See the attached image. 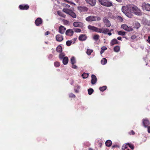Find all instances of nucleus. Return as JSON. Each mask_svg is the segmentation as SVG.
<instances>
[{"label":"nucleus","mask_w":150,"mask_h":150,"mask_svg":"<svg viewBox=\"0 0 150 150\" xmlns=\"http://www.w3.org/2000/svg\"><path fill=\"white\" fill-rule=\"evenodd\" d=\"M72 3V4H74V3Z\"/></svg>","instance_id":"e2e57ef3"},{"label":"nucleus","mask_w":150,"mask_h":150,"mask_svg":"<svg viewBox=\"0 0 150 150\" xmlns=\"http://www.w3.org/2000/svg\"><path fill=\"white\" fill-rule=\"evenodd\" d=\"M74 31L76 33H80L81 31V30L79 28H74Z\"/></svg>","instance_id":"e433bc0d"},{"label":"nucleus","mask_w":150,"mask_h":150,"mask_svg":"<svg viewBox=\"0 0 150 150\" xmlns=\"http://www.w3.org/2000/svg\"><path fill=\"white\" fill-rule=\"evenodd\" d=\"M118 43V42L116 39H113L110 42L111 46H113L117 44Z\"/></svg>","instance_id":"aec40b11"},{"label":"nucleus","mask_w":150,"mask_h":150,"mask_svg":"<svg viewBox=\"0 0 150 150\" xmlns=\"http://www.w3.org/2000/svg\"><path fill=\"white\" fill-rule=\"evenodd\" d=\"M45 43L46 44H47V42H45Z\"/></svg>","instance_id":"680f3d73"},{"label":"nucleus","mask_w":150,"mask_h":150,"mask_svg":"<svg viewBox=\"0 0 150 150\" xmlns=\"http://www.w3.org/2000/svg\"><path fill=\"white\" fill-rule=\"evenodd\" d=\"M19 7L21 10H27L29 8V6L28 4L20 5Z\"/></svg>","instance_id":"9b49d317"},{"label":"nucleus","mask_w":150,"mask_h":150,"mask_svg":"<svg viewBox=\"0 0 150 150\" xmlns=\"http://www.w3.org/2000/svg\"><path fill=\"white\" fill-rule=\"evenodd\" d=\"M88 150H94L92 148H89Z\"/></svg>","instance_id":"4d7b16f0"},{"label":"nucleus","mask_w":150,"mask_h":150,"mask_svg":"<svg viewBox=\"0 0 150 150\" xmlns=\"http://www.w3.org/2000/svg\"><path fill=\"white\" fill-rule=\"evenodd\" d=\"M107 59L105 58H103L101 61V63L103 65L107 63Z\"/></svg>","instance_id":"a878e982"},{"label":"nucleus","mask_w":150,"mask_h":150,"mask_svg":"<svg viewBox=\"0 0 150 150\" xmlns=\"http://www.w3.org/2000/svg\"><path fill=\"white\" fill-rule=\"evenodd\" d=\"M142 123L143 126L145 127H147L150 124V122L147 118L143 119L142 120Z\"/></svg>","instance_id":"1a4fd4ad"},{"label":"nucleus","mask_w":150,"mask_h":150,"mask_svg":"<svg viewBox=\"0 0 150 150\" xmlns=\"http://www.w3.org/2000/svg\"><path fill=\"white\" fill-rule=\"evenodd\" d=\"M57 41L58 42H61L63 40V37L60 35H57L56 36Z\"/></svg>","instance_id":"6ab92c4d"},{"label":"nucleus","mask_w":150,"mask_h":150,"mask_svg":"<svg viewBox=\"0 0 150 150\" xmlns=\"http://www.w3.org/2000/svg\"><path fill=\"white\" fill-rule=\"evenodd\" d=\"M50 34V32L48 31H47V32H46L45 33V35H49V34Z\"/></svg>","instance_id":"09e8293b"},{"label":"nucleus","mask_w":150,"mask_h":150,"mask_svg":"<svg viewBox=\"0 0 150 150\" xmlns=\"http://www.w3.org/2000/svg\"><path fill=\"white\" fill-rule=\"evenodd\" d=\"M75 1L77 2H78L79 1V0H75Z\"/></svg>","instance_id":"052dcab7"},{"label":"nucleus","mask_w":150,"mask_h":150,"mask_svg":"<svg viewBox=\"0 0 150 150\" xmlns=\"http://www.w3.org/2000/svg\"><path fill=\"white\" fill-rule=\"evenodd\" d=\"M87 37L85 34H81L79 37V39L80 41H84L86 40Z\"/></svg>","instance_id":"4468645a"},{"label":"nucleus","mask_w":150,"mask_h":150,"mask_svg":"<svg viewBox=\"0 0 150 150\" xmlns=\"http://www.w3.org/2000/svg\"><path fill=\"white\" fill-rule=\"evenodd\" d=\"M57 14L60 16L64 18L66 17V15L61 11H57Z\"/></svg>","instance_id":"5701e85b"},{"label":"nucleus","mask_w":150,"mask_h":150,"mask_svg":"<svg viewBox=\"0 0 150 150\" xmlns=\"http://www.w3.org/2000/svg\"><path fill=\"white\" fill-rule=\"evenodd\" d=\"M148 129V132L149 133H150V126H148L147 127Z\"/></svg>","instance_id":"3c124183"},{"label":"nucleus","mask_w":150,"mask_h":150,"mask_svg":"<svg viewBox=\"0 0 150 150\" xmlns=\"http://www.w3.org/2000/svg\"><path fill=\"white\" fill-rule=\"evenodd\" d=\"M127 150H130L129 149H127Z\"/></svg>","instance_id":"0e129e2a"},{"label":"nucleus","mask_w":150,"mask_h":150,"mask_svg":"<svg viewBox=\"0 0 150 150\" xmlns=\"http://www.w3.org/2000/svg\"><path fill=\"white\" fill-rule=\"evenodd\" d=\"M72 67L74 69H76L77 68V67L76 65L74 64H72Z\"/></svg>","instance_id":"de8ad7c7"},{"label":"nucleus","mask_w":150,"mask_h":150,"mask_svg":"<svg viewBox=\"0 0 150 150\" xmlns=\"http://www.w3.org/2000/svg\"><path fill=\"white\" fill-rule=\"evenodd\" d=\"M140 26V25L139 23L137 22L135 23L134 27L137 28L138 29Z\"/></svg>","instance_id":"473e14b6"},{"label":"nucleus","mask_w":150,"mask_h":150,"mask_svg":"<svg viewBox=\"0 0 150 150\" xmlns=\"http://www.w3.org/2000/svg\"><path fill=\"white\" fill-rule=\"evenodd\" d=\"M62 11L66 14L70 15L73 18H75L76 17V14L71 10L67 8H64L63 9Z\"/></svg>","instance_id":"7ed1b4c3"},{"label":"nucleus","mask_w":150,"mask_h":150,"mask_svg":"<svg viewBox=\"0 0 150 150\" xmlns=\"http://www.w3.org/2000/svg\"><path fill=\"white\" fill-rule=\"evenodd\" d=\"M81 76L83 79H86L88 77V73H83V74H82Z\"/></svg>","instance_id":"bb28decb"},{"label":"nucleus","mask_w":150,"mask_h":150,"mask_svg":"<svg viewBox=\"0 0 150 150\" xmlns=\"http://www.w3.org/2000/svg\"><path fill=\"white\" fill-rule=\"evenodd\" d=\"M127 145L131 149L133 150L134 149V147L133 144H130L129 143H126Z\"/></svg>","instance_id":"c85d7f7f"},{"label":"nucleus","mask_w":150,"mask_h":150,"mask_svg":"<svg viewBox=\"0 0 150 150\" xmlns=\"http://www.w3.org/2000/svg\"><path fill=\"white\" fill-rule=\"evenodd\" d=\"M88 94L89 95H91L94 91L93 89L92 88H90L88 89Z\"/></svg>","instance_id":"cd10ccee"},{"label":"nucleus","mask_w":150,"mask_h":150,"mask_svg":"<svg viewBox=\"0 0 150 150\" xmlns=\"http://www.w3.org/2000/svg\"><path fill=\"white\" fill-rule=\"evenodd\" d=\"M50 56H52V54H50Z\"/></svg>","instance_id":"69168bd1"},{"label":"nucleus","mask_w":150,"mask_h":150,"mask_svg":"<svg viewBox=\"0 0 150 150\" xmlns=\"http://www.w3.org/2000/svg\"><path fill=\"white\" fill-rule=\"evenodd\" d=\"M96 21H100V20H101V18L100 17L96 16Z\"/></svg>","instance_id":"49530a36"},{"label":"nucleus","mask_w":150,"mask_h":150,"mask_svg":"<svg viewBox=\"0 0 150 150\" xmlns=\"http://www.w3.org/2000/svg\"><path fill=\"white\" fill-rule=\"evenodd\" d=\"M86 2L89 4L91 6H94L96 3V0H85Z\"/></svg>","instance_id":"f8f14e48"},{"label":"nucleus","mask_w":150,"mask_h":150,"mask_svg":"<svg viewBox=\"0 0 150 150\" xmlns=\"http://www.w3.org/2000/svg\"><path fill=\"white\" fill-rule=\"evenodd\" d=\"M122 11L126 16L129 18H131L133 16L132 12L134 14L137 16H141L142 14L141 11L133 4H128L126 6H122Z\"/></svg>","instance_id":"f257e3e1"},{"label":"nucleus","mask_w":150,"mask_h":150,"mask_svg":"<svg viewBox=\"0 0 150 150\" xmlns=\"http://www.w3.org/2000/svg\"><path fill=\"white\" fill-rule=\"evenodd\" d=\"M135 133L133 130H132L130 132H129V134L130 135H133L135 134Z\"/></svg>","instance_id":"37998d69"},{"label":"nucleus","mask_w":150,"mask_h":150,"mask_svg":"<svg viewBox=\"0 0 150 150\" xmlns=\"http://www.w3.org/2000/svg\"><path fill=\"white\" fill-rule=\"evenodd\" d=\"M54 65L56 67H58L60 65V63L58 62H54Z\"/></svg>","instance_id":"c9c22d12"},{"label":"nucleus","mask_w":150,"mask_h":150,"mask_svg":"<svg viewBox=\"0 0 150 150\" xmlns=\"http://www.w3.org/2000/svg\"><path fill=\"white\" fill-rule=\"evenodd\" d=\"M66 29V28L64 27L63 26H61L59 28V32L60 33L63 34Z\"/></svg>","instance_id":"f3484780"},{"label":"nucleus","mask_w":150,"mask_h":150,"mask_svg":"<svg viewBox=\"0 0 150 150\" xmlns=\"http://www.w3.org/2000/svg\"><path fill=\"white\" fill-rule=\"evenodd\" d=\"M101 50L104 51L107 49V47L105 46H103L101 47Z\"/></svg>","instance_id":"a18cd8bd"},{"label":"nucleus","mask_w":150,"mask_h":150,"mask_svg":"<svg viewBox=\"0 0 150 150\" xmlns=\"http://www.w3.org/2000/svg\"><path fill=\"white\" fill-rule=\"evenodd\" d=\"M99 38H100L99 35H95L94 36V37H93V39L95 40H97L99 39Z\"/></svg>","instance_id":"f704fd0d"},{"label":"nucleus","mask_w":150,"mask_h":150,"mask_svg":"<svg viewBox=\"0 0 150 150\" xmlns=\"http://www.w3.org/2000/svg\"><path fill=\"white\" fill-rule=\"evenodd\" d=\"M121 27L124 30L127 31H131L133 30V29L132 27H128L125 24L122 25Z\"/></svg>","instance_id":"6e6552de"},{"label":"nucleus","mask_w":150,"mask_h":150,"mask_svg":"<svg viewBox=\"0 0 150 150\" xmlns=\"http://www.w3.org/2000/svg\"><path fill=\"white\" fill-rule=\"evenodd\" d=\"M99 3L102 5L105 6L110 7L113 6L112 3L108 0H98Z\"/></svg>","instance_id":"20e7f679"},{"label":"nucleus","mask_w":150,"mask_h":150,"mask_svg":"<svg viewBox=\"0 0 150 150\" xmlns=\"http://www.w3.org/2000/svg\"><path fill=\"white\" fill-rule=\"evenodd\" d=\"M99 146H100V147H101V146L102 145V143L100 142L99 143Z\"/></svg>","instance_id":"6e6d98bb"},{"label":"nucleus","mask_w":150,"mask_h":150,"mask_svg":"<svg viewBox=\"0 0 150 150\" xmlns=\"http://www.w3.org/2000/svg\"><path fill=\"white\" fill-rule=\"evenodd\" d=\"M147 41L150 44V36H149L148 37V38L147 39Z\"/></svg>","instance_id":"8fccbe9b"},{"label":"nucleus","mask_w":150,"mask_h":150,"mask_svg":"<svg viewBox=\"0 0 150 150\" xmlns=\"http://www.w3.org/2000/svg\"><path fill=\"white\" fill-rule=\"evenodd\" d=\"M91 84L93 85L95 84L97 81V79L96 76L94 74H92L91 75Z\"/></svg>","instance_id":"ddd939ff"},{"label":"nucleus","mask_w":150,"mask_h":150,"mask_svg":"<svg viewBox=\"0 0 150 150\" xmlns=\"http://www.w3.org/2000/svg\"><path fill=\"white\" fill-rule=\"evenodd\" d=\"M107 88L106 86H104L101 87H100L99 88V90L101 91H104Z\"/></svg>","instance_id":"7c9ffc66"},{"label":"nucleus","mask_w":150,"mask_h":150,"mask_svg":"<svg viewBox=\"0 0 150 150\" xmlns=\"http://www.w3.org/2000/svg\"><path fill=\"white\" fill-rule=\"evenodd\" d=\"M56 50L58 52H61L62 51V48L61 46L59 45L56 48Z\"/></svg>","instance_id":"393cba45"},{"label":"nucleus","mask_w":150,"mask_h":150,"mask_svg":"<svg viewBox=\"0 0 150 150\" xmlns=\"http://www.w3.org/2000/svg\"><path fill=\"white\" fill-rule=\"evenodd\" d=\"M71 63L72 64H74L76 63L75 59L74 57H72L71 59Z\"/></svg>","instance_id":"c756f323"},{"label":"nucleus","mask_w":150,"mask_h":150,"mask_svg":"<svg viewBox=\"0 0 150 150\" xmlns=\"http://www.w3.org/2000/svg\"><path fill=\"white\" fill-rule=\"evenodd\" d=\"M76 40H77V38H74V41H75Z\"/></svg>","instance_id":"bf43d9fd"},{"label":"nucleus","mask_w":150,"mask_h":150,"mask_svg":"<svg viewBox=\"0 0 150 150\" xmlns=\"http://www.w3.org/2000/svg\"><path fill=\"white\" fill-rule=\"evenodd\" d=\"M105 144L107 146H111L112 144V141L110 140H108L106 141L105 142Z\"/></svg>","instance_id":"4be33fe9"},{"label":"nucleus","mask_w":150,"mask_h":150,"mask_svg":"<svg viewBox=\"0 0 150 150\" xmlns=\"http://www.w3.org/2000/svg\"><path fill=\"white\" fill-rule=\"evenodd\" d=\"M88 28L89 29L96 32L101 33L105 34H106L109 32H111L113 31V29L109 30L107 28H98L95 26L89 25Z\"/></svg>","instance_id":"f03ea898"},{"label":"nucleus","mask_w":150,"mask_h":150,"mask_svg":"<svg viewBox=\"0 0 150 150\" xmlns=\"http://www.w3.org/2000/svg\"><path fill=\"white\" fill-rule=\"evenodd\" d=\"M69 96L70 97L73 98H74L76 97L75 95L72 93H71L69 94Z\"/></svg>","instance_id":"a19ab883"},{"label":"nucleus","mask_w":150,"mask_h":150,"mask_svg":"<svg viewBox=\"0 0 150 150\" xmlns=\"http://www.w3.org/2000/svg\"><path fill=\"white\" fill-rule=\"evenodd\" d=\"M126 34V32L124 31H119L118 32V34L120 35H124Z\"/></svg>","instance_id":"2f4dec72"},{"label":"nucleus","mask_w":150,"mask_h":150,"mask_svg":"<svg viewBox=\"0 0 150 150\" xmlns=\"http://www.w3.org/2000/svg\"><path fill=\"white\" fill-rule=\"evenodd\" d=\"M117 18L118 20L121 22H122L123 21L122 18L121 16H118L117 17Z\"/></svg>","instance_id":"ea45409f"},{"label":"nucleus","mask_w":150,"mask_h":150,"mask_svg":"<svg viewBox=\"0 0 150 150\" xmlns=\"http://www.w3.org/2000/svg\"><path fill=\"white\" fill-rule=\"evenodd\" d=\"M78 9L81 13H83L87 11L88 10V8L84 6H78L77 8Z\"/></svg>","instance_id":"423d86ee"},{"label":"nucleus","mask_w":150,"mask_h":150,"mask_svg":"<svg viewBox=\"0 0 150 150\" xmlns=\"http://www.w3.org/2000/svg\"><path fill=\"white\" fill-rule=\"evenodd\" d=\"M73 26L75 27H82L83 26V23L79 22H75L73 23Z\"/></svg>","instance_id":"dca6fc26"},{"label":"nucleus","mask_w":150,"mask_h":150,"mask_svg":"<svg viewBox=\"0 0 150 150\" xmlns=\"http://www.w3.org/2000/svg\"><path fill=\"white\" fill-rule=\"evenodd\" d=\"M64 55L63 54H60L59 55V58L61 59H63V58L64 57Z\"/></svg>","instance_id":"79ce46f5"},{"label":"nucleus","mask_w":150,"mask_h":150,"mask_svg":"<svg viewBox=\"0 0 150 150\" xmlns=\"http://www.w3.org/2000/svg\"><path fill=\"white\" fill-rule=\"evenodd\" d=\"M115 147V146H113V147Z\"/></svg>","instance_id":"338daca9"},{"label":"nucleus","mask_w":150,"mask_h":150,"mask_svg":"<svg viewBox=\"0 0 150 150\" xmlns=\"http://www.w3.org/2000/svg\"><path fill=\"white\" fill-rule=\"evenodd\" d=\"M96 16H91L86 17V20L88 21H96Z\"/></svg>","instance_id":"9d476101"},{"label":"nucleus","mask_w":150,"mask_h":150,"mask_svg":"<svg viewBox=\"0 0 150 150\" xmlns=\"http://www.w3.org/2000/svg\"><path fill=\"white\" fill-rule=\"evenodd\" d=\"M137 36L134 35H132L131 37V38L133 40H134L136 39L137 38Z\"/></svg>","instance_id":"c03bdc74"},{"label":"nucleus","mask_w":150,"mask_h":150,"mask_svg":"<svg viewBox=\"0 0 150 150\" xmlns=\"http://www.w3.org/2000/svg\"><path fill=\"white\" fill-rule=\"evenodd\" d=\"M42 22V20L40 18H38L35 21V23L37 26H39L41 24Z\"/></svg>","instance_id":"a211bd4d"},{"label":"nucleus","mask_w":150,"mask_h":150,"mask_svg":"<svg viewBox=\"0 0 150 150\" xmlns=\"http://www.w3.org/2000/svg\"><path fill=\"white\" fill-rule=\"evenodd\" d=\"M114 51L116 52H118L120 50V46H115L114 48Z\"/></svg>","instance_id":"b1692460"},{"label":"nucleus","mask_w":150,"mask_h":150,"mask_svg":"<svg viewBox=\"0 0 150 150\" xmlns=\"http://www.w3.org/2000/svg\"><path fill=\"white\" fill-rule=\"evenodd\" d=\"M69 59L67 57H64L63 59L62 62L64 65H66L68 62Z\"/></svg>","instance_id":"412c9836"},{"label":"nucleus","mask_w":150,"mask_h":150,"mask_svg":"<svg viewBox=\"0 0 150 150\" xmlns=\"http://www.w3.org/2000/svg\"><path fill=\"white\" fill-rule=\"evenodd\" d=\"M74 33V31L72 29H68L66 32V34L68 36H71L73 35Z\"/></svg>","instance_id":"2eb2a0df"},{"label":"nucleus","mask_w":150,"mask_h":150,"mask_svg":"<svg viewBox=\"0 0 150 150\" xmlns=\"http://www.w3.org/2000/svg\"><path fill=\"white\" fill-rule=\"evenodd\" d=\"M71 43L72 42L71 41L68 40L66 42V44L67 46H69L71 45Z\"/></svg>","instance_id":"58836bf2"},{"label":"nucleus","mask_w":150,"mask_h":150,"mask_svg":"<svg viewBox=\"0 0 150 150\" xmlns=\"http://www.w3.org/2000/svg\"><path fill=\"white\" fill-rule=\"evenodd\" d=\"M93 52V50L91 49H88L86 51V53L88 55H90L91 54V53Z\"/></svg>","instance_id":"72a5a7b5"},{"label":"nucleus","mask_w":150,"mask_h":150,"mask_svg":"<svg viewBox=\"0 0 150 150\" xmlns=\"http://www.w3.org/2000/svg\"><path fill=\"white\" fill-rule=\"evenodd\" d=\"M64 25H67L69 24V21L67 20L64 19L62 21Z\"/></svg>","instance_id":"4c0bfd02"},{"label":"nucleus","mask_w":150,"mask_h":150,"mask_svg":"<svg viewBox=\"0 0 150 150\" xmlns=\"http://www.w3.org/2000/svg\"><path fill=\"white\" fill-rule=\"evenodd\" d=\"M75 92H76V93H78L79 92L77 90H75Z\"/></svg>","instance_id":"13d9d810"},{"label":"nucleus","mask_w":150,"mask_h":150,"mask_svg":"<svg viewBox=\"0 0 150 150\" xmlns=\"http://www.w3.org/2000/svg\"><path fill=\"white\" fill-rule=\"evenodd\" d=\"M107 34L109 36H110L112 35V33L110 32L108 33Z\"/></svg>","instance_id":"864d4df0"},{"label":"nucleus","mask_w":150,"mask_h":150,"mask_svg":"<svg viewBox=\"0 0 150 150\" xmlns=\"http://www.w3.org/2000/svg\"><path fill=\"white\" fill-rule=\"evenodd\" d=\"M117 39L119 40H121L122 38L121 37H118L117 38Z\"/></svg>","instance_id":"603ef678"},{"label":"nucleus","mask_w":150,"mask_h":150,"mask_svg":"<svg viewBox=\"0 0 150 150\" xmlns=\"http://www.w3.org/2000/svg\"><path fill=\"white\" fill-rule=\"evenodd\" d=\"M142 7L143 10L147 11H150V4L146 2L143 3L142 5Z\"/></svg>","instance_id":"39448f33"},{"label":"nucleus","mask_w":150,"mask_h":150,"mask_svg":"<svg viewBox=\"0 0 150 150\" xmlns=\"http://www.w3.org/2000/svg\"><path fill=\"white\" fill-rule=\"evenodd\" d=\"M104 52V51H103V50H101L100 51V54H103Z\"/></svg>","instance_id":"5fc2aeb1"},{"label":"nucleus","mask_w":150,"mask_h":150,"mask_svg":"<svg viewBox=\"0 0 150 150\" xmlns=\"http://www.w3.org/2000/svg\"><path fill=\"white\" fill-rule=\"evenodd\" d=\"M103 21L106 27H109L111 26L110 22L106 17H104L103 18Z\"/></svg>","instance_id":"0eeeda50"}]
</instances>
